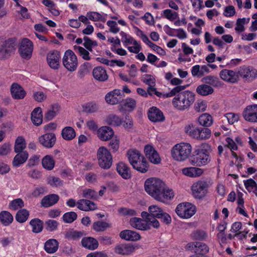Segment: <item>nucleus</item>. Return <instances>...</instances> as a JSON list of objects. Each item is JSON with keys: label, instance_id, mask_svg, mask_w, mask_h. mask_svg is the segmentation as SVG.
I'll use <instances>...</instances> for the list:
<instances>
[{"label": "nucleus", "instance_id": "nucleus-1", "mask_svg": "<svg viewBox=\"0 0 257 257\" xmlns=\"http://www.w3.org/2000/svg\"><path fill=\"white\" fill-rule=\"evenodd\" d=\"M145 189L155 200L163 203L171 200L174 196L172 189H168L162 180L156 178L146 180Z\"/></svg>", "mask_w": 257, "mask_h": 257}, {"label": "nucleus", "instance_id": "nucleus-2", "mask_svg": "<svg viewBox=\"0 0 257 257\" xmlns=\"http://www.w3.org/2000/svg\"><path fill=\"white\" fill-rule=\"evenodd\" d=\"M186 87L187 85L176 86L163 96L167 98L175 96L172 100L174 107L180 111L188 109L194 102L195 94L189 90L183 91Z\"/></svg>", "mask_w": 257, "mask_h": 257}, {"label": "nucleus", "instance_id": "nucleus-3", "mask_svg": "<svg viewBox=\"0 0 257 257\" xmlns=\"http://www.w3.org/2000/svg\"><path fill=\"white\" fill-rule=\"evenodd\" d=\"M127 159L133 168L141 173H145L149 168V164L140 151L130 149L126 153Z\"/></svg>", "mask_w": 257, "mask_h": 257}, {"label": "nucleus", "instance_id": "nucleus-4", "mask_svg": "<svg viewBox=\"0 0 257 257\" xmlns=\"http://www.w3.org/2000/svg\"><path fill=\"white\" fill-rule=\"evenodd\" d=\"M192 147L188 143H180L175 145L171 150L172 157L176 161H183L190 155Z\"/></svg>", "mask_w": 257, "mask_h": 257}, {"label": "nucleus", "instance_id": "nucleus-5", "mask_svg": "<svg viewBox=\"0 0 257 257\" xmlns=\"http://www.w3.org/2000/svg\"><path fill=\"white\" fill-rule=\"evenodd\" d=\"M17 39L15 38L4 40L0 38V59L9 58L16 49Z\"/></svg>", "mask_w": 257, "mask_h": 257}, {"label": "nucleus", "instance_id": "nucleus-6", "mask_svg": "<svg viewBox=\"0 0 257 257\" xmlns=\"http://www.w3.org/2000/svg\"><path fill=\"white\" fill-rule=\"evenodd\" d=\"M97 158L99 166L103 169H109L112 163V157L109 152L104 147H100L97 150Z\"/></svg>", "mask_w": 257, "mask_h": 257}, {"label": "nucleus", "instance_id": "nucleus-7", "mask_svg": "<svg viewBox=\"0 0 257 257\" xmlns=\"http://www.w3.org/2000/svg\"><path fill=\"white\" fill-rule=\"evenodd\" d=\"M210 161L209 152L206 149L198 150L190 159L191 163L197 166H204Z\"/></svg>", "mask_w": 257, "mask_h": 257}, {"label": "nucleus", "instance_id": "nucleus-8", "mask_svg": "<svg viewBox=\"0 0 257 257\" xmlns=\"http://www.w3.org/2000/svg\"><path fill=\"white\" fill-rule=\"evenodd\" d=\"M148 211L150 212L151 217L154 219H160L166 224H169L171 222L172 219L170 215L164 212L163 210L157 205L150 206L148 208Z\"/></svg>", "mask_w": 257, "mask_h": 257}, {"label": "nucleus", "instance_id": "nucleus-9", "mask_svg": "<svg viewBox=\"0 0 257 257\" xmlns=\"http://www.w3.org/2000/svg\"><path fill=\"white\" fill-rule=\"evenodd\" d=\"M208 184L204 181H199L194 183L191 190L193 197L197 199H202L208 192Z\"/></svg>", "mask_w": 257, "mask_h": 257}, {"label": "nucleus", "instance_id": "nucleus-10", "mask_svg": "<svg viewBox=\"0 0 257 257\" xmlns=\"http://www.w3.org/2000/svg\"><path fill=\"white\" fill-rule=\"evenodd\" d=\"M62 62L64 67L69 71H74L77 67V57L71 50L65 52Z\"/></svg>", "mask_w": 257, "mask_h": 257}, {"label": "nucleus", "instance_id": "nucleus-11", "mask_svg": "<svg viewBox=\"0 0 257 257\" xmlns=\"http://www.w3.org/2000/svg\"><path fill=\"white\" fill-rule=\"evenodd\" d=\"M177 215L182 218H189L195 213V206L185 202L178 204L175 209Z\"/></svg>", "mask_w": 257, "mask_h": 257}, {"label": "nucleus", "instance_id": "nucleus-12", "mask_svg": "<svg viewBox=\"0 0 257 257\" xmlns=\"http://www.w3.org/2000/svg\"><path fill=\"white\" fill-rule=\"evenodd\" d=\"M33 44L27 38L23 39L19 48V53L21 57L26 60H29L32 55Z\"/></svg>", "mask_w": 257, "mask_h": 257}, {"label": "nucleus", "instance_id": "nucleus-13", "mask_svg": "<svg viewBox=\"0 0 257 257\" xmlns=\"http://www.w3.org/2000/svg\"><path fill=\"white\" fill-rule=\"evenodd\" d=\"M40 143L45 148H52L56 143V138L54 133H46L39 138Z\"/></svg>", "mask_w": 257, "mask_h": 257}, {"label": "nucleus", "instance_id": "nucleus-14", "mask_svg": "<svg viewBox=\"0 0 257 257\" xmlns=\"http://www.w3.org/2000/svg\"><path fill=\"white\" fill-rule=\"evenodd\" d=\"M60 54L57 50L49 52L47 55V61L49 66L53 69H58L60 65Z\"/></svg>", "mask_w": 257, "mask_h": 257}, {"label": "nucleus", "instance_id": "nucleus-15", "mask_svg": "<svg viewBox=\"0 0 257 257\" xmlns=\"http://www.w3.org/2000/svg\"><path fill=\"white\" fill-rule=\"evenodd\" d=\"M123 92L119 89H114L107 93L105 97L106 102L111 105L117 104L120 101Z\"/></svg>", "mask_w": 257, "mask_h": 257}, {"label": "nucleus", "instance_id": "nucleus-16", "mask_svg": "<svg viewBox=\"0 0 257 257\" xmlns=\"http://www.w3.org/2000/svg\"><path fill=\"white\" fill-rule=\"evenodd\" d=\"M144 152L146 157L149 160L154 164H159L161 162V158L153 146L147 145L145 147Z\"/></svg>", "mask_w": 257, "mask_h": 257}, {"label": "nucleus", "instance_id": "nucleus-17", "mask_svg": "<svg viewBox=\"0 0 257 257\" xmlns=\"http://www.w3.org/2000/svg\"><path fill=\"white\" fill-rule=\"evenodd\" d=\"M243 116L247 121L257 122V104L247 106L243 112Z\"/></svg>", "mask_w": 257, "mask_h": 257}, {"label": "nucleus", "instance_id": "nucleus-18", "mask_svg": "<svg viewBox=\"0 0 257 257\" xmlns=\"http://www.w3.org/2000/svg\"><path fill=\"white\" fill-rule=\"evenodd\" d=\"M219 76L223 80L231 83H235L238 81L237 73L232 70H222L219 73Z\"/></svg>", "mask_w": 257, "mask_h": 257}, {"label": "nucleus", "instance_id": "nucleus-19", "mask_svg": "<svg viewBox=\"0 0 257 257\" xmlns=\"http://www.w3.org/2000/svg\"><path fill=\"white\" fill-rule=\"evenodd\" d=\"M114 251L117 254L128 255L135 251V247L130 243H121L115 245Z\"/></svg>", "mask_w": 257, "mask_h": 257}, {"label": "nucleus", "instance_id": "nucleus-20", "mask_svg": "<svg viewBox=\"0 0 257 257\" xmlns=\"http://www.w3.org/2000/svg\"><path fill=\"white\" fill-rule=\"evenodd\" d=\"M12 97L14 99H23L26 95V92L19 84L13 83L10 88Z\"/></svg>", "mask_w": 257, "mask_h": 257}, {"label": "nucleus", "instance_id": "nucleus-21", "mask_svg": "<svg viewBox=\"0 0 257 257\" xmlns=\"http://www.w3.org/2000/svg\"><path fill=\"white\" fill-rule=\"evenodd\" d=\"M148 116L149 119L152 122L163 121L165 118L162 111L155 106L149 108Z\"/></svg>", "mask_w": 257, "mask_h": 257}, {"label": "nucleus", "instance_id": "nucleus-22", "mask_svg": "<svg viewBox=\"0 0 257 257\" xmlns=\"http://www.w3.org/2000/svg\"><path fill=\"white\" fill-rule=\"evenodd\" d=\"M237 74L246 80L251 81L257 76V71L252 68L243 66L240 68Z\"/></svg>", "mask_w": 257, "mask_h": 257}, {"label": "nucleus", "instance_id": "nucleus-23", "mask_svg": "<svg viewBox=\"0 0 257 257\" xmlns=\"http://www.w3.org/2000/svg\"><path fill=\"white\" fill-rule=\"evenodd\" d=\"M116 171L119 175L124 179L127 180L132 178V172L128 165L123 162H120L116 165Z\"/></svg>", "mask_w": 257, "mask_h": 257}, {"label": "nucleus", "instance_id": "nucleus-24", "mask_svg": "<svg viewBox=\"0 0 257 257\" xmlns=\"http://www.w3.org/2000/svg\"><path fill=\"white\" fill-rule=\"evenodd\" d=\"M114 135L113 130L109 126H103L97 131V136L100 140L106 141L110 140Z\"/></svg>", "mask_w": 257, "mask_h": 257}, {"label": "nucleus", "instance_id": "nucleus-25", "mask_svg": "<svg viewBox=\"0 0 257 257\" xmlns=\"http://www.w3.org/2000/svg\"><path fill=\"white\" fill-rule=\"evenodd\" d=\"M130 223L133 227L137 229L145 231L151 229V225L140 218L133 217L131 218Z\"/></svg>", "mask_w": 257, "mask_h": 257}, {"label": "nucleus", "instance_id": "nucleus-26", "mask_svg": "<svg viewBox=\"0 0 257 257\" xmlns=\"http://www.w3.org/2000/svg\"><path fill=\"white\" fill-rule=\"evenodd\" d=\"M77 204L79 209L84 211L94 210L97 209L96 205L88 199H80L77 202Z\"/></svg>", "mask_w": 257, "mask_h": 257}, {"label": "nucleus", "instance_id": "nucleus-27", "mask_svg": "<svg viewBox=\"0 0 257 257\" xmlns=\"http://www.w3.org/2000/svg\"><path fill=\"white\" fill-rule=\"evenodd\" d=\"M119 236L123 239L128 241H135L141 238V235L139 233L131 230H124L119 233Z\"/></svg>", "mask_w": 257, "mask_h": 257}, {"label": "nucleus", "instance_id": "nucleus-28", "mask_svg": "<svg viewBox=\"0 0 257 257\" xmlns=\"http://www.w3.org/2000/svg\"><path fill=\"white\" fill-rule=\"evenodd\" d=\"M81 245L89 250H95L98 247V241L92 237H85L81 240Z\"/></svg>", "mask_w": 257, "mask_h": 257}, {"label": "nucleus", "instance_id": "nucleus-29", "mask_svg": "<svg viewBox=\"0 0 257 257\" xmlns=\"http://www.w3.org/2000/svg\"><path fill=\"white\" fill-rule=\"evenodd\" d=\"M92 74L94 78L99 81H105L108 78L106 71L101 66L95 67L93 70Z\"/></svg>", "mask_w": 257, "mask_h": 257}, {"label": "nucleus", "instance_id": "nucleus-30", "mask_svg": "<svg viewBox=\"0 0 257 257\" xmlns=\"http://www.w3.org/2000/svg\"><path fill=\"white\" fill-rule=\"evenodd\" d=\"M190 244H191V245H190V247H194L195 253L198 254V255L205 256V254L209 251V247L205 243L195 242H192Z\"/></svg>", "mask_w": 257, "mask_h": 257}, {"label": "nucleus", "instance_id": "nucleus-31", "mask_svg": "<svg viewBox=\"0 0 257 257\" xmlns=\"http://www.w3.org/2000/svg\"><path fill=\"white\" fill-rule=\"evenodd\" d=\"M59 199L58 195L52 194L45 196L41 201V205L44 207H49L55 204Z\"/></svg>", "mask_w": 257, "mask_h": 257}, {"label": "nucleus", "instance_id": "nucleus-32", "mask_svg": "<svg viewBox=\"0 0 257 257\" xmlns=\"http://www.w3.org/2000/svg\"><path fill=\"white\" fill-rule=\"evenodd\" d=\"M31 120L34 124L40 125L43 121V115L41 107L35 108L31 113Z\"/></svg>", "mask_w": 257, "mask_h": 257}, {"label": "nucleus", "instance_id": "nucleus-33", "mask_svg": "<svg viewBox=\"0 0 257 257\" xmlns=\"http://www.w3.org/2000/svg\"><path fill=\"white\" fill-rule=\"evenodd\" d=\"M29 154L27 151L17 153L13 159V165L15 167H19L27 160Z\"/></svg>", "mask_w": 257, "mask_h": 257}, {"label": "nucleus", "instance_id": "nucleus-34", "mask_svg": "<svg viewBox=\"0 0 257 257\" xmlns=\"http://www.w3.org/2000/svg\"><path fill=\"white\" fill-rule=\"evenodd\" d=\"M202 81L206 84L211 85L215 87H220L223 83L219 80V79L216 76L208 75L204 77Z\"/></svg>", "mask_w": 257, "mask_h": 257}, {"label": "nucleus", "instance_id": "nucleus-35", "mask_svg": "<svg viewBox=\"0 0 257 257\" xmlns=\"http://www.w3.org/2000/svg\"><path fill=\"white\" fill-rule=\"evenodd\" d=\"M203 173L202 169L197 167H189L182 169V173L190 177H197L201 176Z\"/></svg>", "mask_w": 257, "mask_h": 257}, {"label": "nucleus", "instance_id": "nucleus-36", "mask_svg": "<svg viewBox=\"0 0 257 257\" xmlns=\"http://www.w3.org/2000/svg\"><path fill=\"white\" fill-rule=\"evenodd\" d=\"M59 243L55 239H50L44 244L45 250L49 253L55 252L58 248Z\"/></svg>", "mask_w": 257, "mask_h": 257}, {"label": "nucleus", "instance_id": "nucleus-37", "mask_svg": "<svg viewBox=\"0 0 257 257\" xmlns=\"http://www.w3.org/2000/svg\"><path fill=\"white\" fill-rule=\"evenodd\" d=\"M62 138L66 141H71L76 137V133L74 129L71 126H66L61 132Z\"/></svg>", "mask_w": 257, "mask_h": 257}, {"label": "nucleus", "instance_id": "nucleus-38", "mask_svg": "<svg viewBox=\"0 0 257 257\" xmlns=\"http://www.w3.org/2000/svg\"><path fill=\"white\" fill-rule=\"evenodd\" d=\"M199 124L204 127H208L213 123V119L211 115L208 113H203L198 118Z\"/></svg>", "mask_w": 257, "mask_h": 257}, {"label": "nucleus", "instance_id": "nucleus-39", "mask_svg": "<svg viewBox=\"0 0 257 257\" xmlns=\"http://www.w3.org/2000/svg\"><path fill=\"white\" fill-rule=\"evenodd\" d=\"M84 235L83 231L75 230L73 229H70L65 233V237L69 240H79Z\"/></svg>", "mask_w": 257, "mask_h": 257}, {"label": "nucleus", "instance_id": "nucleus-40", "mask_svg": "<svg viewBox=\"0 0 257 257\" xmlns=\"http://www.w3.org/2000/svg\"><path fill=\"white\" fill-rule=\"evenodd\" d=\"M14 218L13 215L7 211L0 212V222L5 226H8L12 223Z\"/></svg>", "mask_w": 257, "mask_h": 257}, {"label": "nucleus", "instance_id": "nucleus-41", "mask_svg": "<svg viewBox=\"0 0 257 257\" xmlns=\"http://www.w3.org/2000/svg\"><path fill=\"white\" fill-rule=\"evenodd\" d=\"M30 225L32 227L33 232L38 233L42 231L44 223L39 218H34L30 221Z\"/></svg>", "mask_w": 257, "mask_h": 257}, {"label": "nucleus", "instance_id": "nucleus-42", "mask_svg": "<svg viewBox=\"0 0 257 257\" xmlns=\"http://www.w3.org/2000/svg\"><path fill=\"white\" fill-rule=\"evenodd\" d=\"M141 216L145 219L144 220L155 228H158L160 226V223L157 219H154L151 217L150 212L148 211H143L141 213Z\"/></svg>", "mask_w": 257, "mask_h": 257}, {"label": "nucleus", "instance_id": "nucleus-43", "mask_svg": "<svg viewBox=\"0 0 257 257\" xmlns=\"http://www.w3.org/2000/svg\"><path fill=\"white\" fill-rule=\"evenodd\" d=\"M214 91L213 88L205 83L199 85L196 88V92L202 96H207L212 94Z\"/></svg>", "mask_w": 257, "mask_h": 257}, {"label": "nucleus", "instance_id": "nucleus-44", "mask_svg": "<svg viewBox=\"0 0 257 257\" xmlns=\"http://www.w3.org/2000/svg\"><path fill=\"white\" fill-rule=\"evenodd\" d=\"M106 122L109 125L117 126L121 124L122 121L119 116L114 114H110L106 117Z\"/></svg>", "mask_w": 257, "mask_h": 257}, {"label": "nucleus", "instance_id": "nucleus-45", "mask_svg": "<svg viewBox=\"0 0 257 257\" xmlns=\"http://www.w3.org/2000/svg\"><path fill=\"white\" fill-rule=\"evenodd\" d=\"M111 227V224L102 221H97L92 224V229L96 232L104 231Z\"/></svg>", "mask_w": 257, "mask_h": 257}, {"label": "nucleus", "instance_id": "nucleus-46", "mask_svg": "<svg viewBox=\"0 0 257 257\" xmlns=\"http://www.w3.org/2000/svg\"><path fill=\"white\" fill-rule=\"evenodd\" d=\"M42 164L45 169L51 170L54 167L55 161L52 156L46 155L42 159Z\"/></svg>", "mask_w": 257, "mask_h": 257}, {"label": "nucleus", "instance_id": "nucleus-47", "mask_svg": "<svg viewBox=\"0 0 257 257\" xmlns=\"http://www.w3.org/2000/svg\"><path fill=\"white\" fill-rule=\"evenodd\" d=\"M26 148L25 139L22 137H18L15 141L14 150L16 153L23 152Z\"/></svg>", "mask_w": 257, "mask_h": 257}, {"label": "nucleus", "instance_id": "nucleus-48", "mask_svg": "<svg viewBox=\"0 0 257 257\" xmlns=\"http://www.w3.org/2000/svg\"><path fill=\"white\" fill-rule=\"evenodd\" d=\"M29 211L26 209L19 210L16 215V219L19 223H24L28 219Z\"/></svg>", "mask_w": 257, "mask_h": 257}, {"label": "nucleus", "instance_id": "nucleus-49", "mask_svg": "<svg viewBox=\"0 0 257 257\" xmlns=\"http://www.w3.org/2000/svg\"><path fill=\"white\" fill-rule=\"evenodd\" d=\"M198 133V140H204L208 139L210 138L211 135V131L208 127H199Z\"/></svg>", "mask_w": 257, "mask_h": 257}, {"label": "nucleus", "instance_id": "nucleus-50", "mask_svg": "<svg viewBox=\"0 0 257 257\" xmlns=\"http://www.w3.org/2000/svg\"><path fill=\"white\" fill-rule=\"evenodd\" d=\"M77 218V215L74 211H70L64 213L62 216V219L64 222L71 223Z\"/></svg>", "mask_w": 257, "mask_h": 257}, {"label": "nucleus", "instance_id": "nucleus-51", "mask_svg": "<svg viewBox=\"0 0 257 257\" xmlns=\"http://www.w3.org/2000/svg\"><path fill=\"white\" fill-rule=\"evenodd\" d=\"M58 104H54L52 106V110H48L45 115V119L47 120H52L56 115L57 112L59 110Z\"/></svg>", "mask_w": 257, "mask_h": 257}, {"label": "nucleus", "instance_id": "nucleus-52", "mask_svg": "<svg viewBox=\"0 0 257 257\" xmlns=\"http://www.w3.org/2000/svg\"><path fill=\"white\" fill-rule=\"evenodd\" d=\"M164 17L170 21H173L178 18V14L170 9H166L163 11Z\"/></svg>", "mask_w": 257, "mask_h": 257}, {"label": "nucleus", "instance_id": "nucleus-53", "mask_svg": "<svg viewBox=\"0 0 257 257\" xmlns=\"http://www.w3.org/2000/svg\"><path fill=\"white\" fill-rule=\"evenodd\" d=\"M82 196L86 199H96L98 195L97 193L93 190L87 189L83 190Z\"/></svg>", "mask_w": 257, "mask_h": 257}, {"label": "nucleus", "instance_id": "nucleus-54", "mask_svg": "<svg viewBox=\"0 0 257 257\" xmlns=\"http://www.w3.org/2000/svg\"><path fill=\"white\" fill-rule=\"evenodd\" d=\"M59 223L55 220L49 219L45 221L46 229L52 232L57 229Z\"/></svg>", "mask_w": 257, "mask_h": 257}, {"label": "nucleus", "instance_id": "nucleus-55", "mask_svg": "<svg viewBox=\"0 0 257 257\" xmlns=\"http://www.w3.org/2000/svg\"><path fill=\"white\" fill-rule=\"evenodd\" d=\"M84 111L87 113H94L96 112L98 108V105L94 102H89L83 106Z\"/></svg>", "mask_w": 257, "mask_h": 257}, {"label": "nucleus", "instance_id": "nucleus-56", "mask_svg": "<svg viewBox=\"0 0 257 257\" xmlns=\"http://www.w3.org/2000/svg\"><path fill=\"white\" fill-rule=\"evenodd\" d=\"M92 68L91 64L88 62H85L81 65L79 69V74L81 77H83L87 73H88Z\"/></svg>", "mask_w": 257, "mask_h": 257}, {"label": "nucleus", "instance_id": "nucleus-57", "mask_svg": "<svg viewBox=\"0 0 257 257\" xmlns=\"http://www.w3.org/2000/svg\"><path fill=\"white\" fill-rule=\"evenodd\" d=\"M74 49L76 51H78L82 58L85 60H89L90 59L89 57V52L81 46H74Z\"/></svg>", "mask_w": 257, "mask_h": 257}, {"label": "nucleus", "instance_id": "nucleus-58", "mask_svg": "<svg viewBox=\"0 0 257 257\" xmlns=\"http://www.w3.org/2000/svg\"><path fill=\"white\" fill-rule=\"evenodd\" d=\"M47 181L48 183L52 187H59L63 185V181L57 177L50 176Z\"/></svg>", "mask_w": 257, "mask_h": 257}, {"label": "nucleus", "instance_id": "nucleus-59", "mask_svg": "<svg viewBox=\"0 0 257 257\" xmlns=\"http://www.w3.org/2000/svg\"><path fill=\"white\" fill-rule=\"evenodd\" d=\"M108 147L110 151L115 153L117 152L119 148V140L115 138L110 140L108 144Z\"/></svg>", "mask_w": 257, "mask_h": 257}, {"label": "nucleus", "instance_id": "nucleus-60", "mask_svg": "<svg viewBox=\"0 0 257 257\" xmlns=\"http://www.w3.org/2000/svg\"><path fill=\"white\" fill-rule=\"evenodd\" d=\"M142 81L144 83L148 85L149 86H154L156 84L155 78L150 74L144 75L142 78Z\"/></svg>", "mask_w": 257, "mask_h": 257}, {"label": "nucleus", "instance_id": "nucleus-61", "mask_svg": "<svg viewBox=\"0 0 257 257\" xmlns=\"http://www.w3.org/2000/svg\"><path fill=\"white\" fill-rule=\"evenodd\" d=\"M24 206V201L21 198L14 199L10 203V207H11L14 210H17L19 208H22Z\"/></svg>", "mask_w": 257, "mask_h": 257}, {"label": "nucleus", "instance_id": "nucleus-62", "mask_svg": "<svg viewBox=\"0 0 257 257\" xmlns=\"http://www.w3.org/2000/svg\"><path fill=\"white\" fill-rule=\"evenodd\" d=\"M192 237L196 240H203L207 237V234L204 231L198 230L192 233Z\"/></svg>", "mask_w": 257, "mask_h": 257}, {"label": "nucleus", "instance_id": "nucleus-63", "mask_svg": "<svg viewBox=\"0 0 257 257\" xmlns=\"http://www.w3.org/2000/svg\"><path fill=\"white\" fill-rule=\"evenodd\" d=\"M226 119L228 120L229 124H233L239 119V115L234 113H227L224 115Z\"/></svg>", "mask_w": 257, "mask_h": 257}, {"label": "nucleus", "instance_id": "nucleus-64", "mask_svg": "<svg viewBox=\"0 0 257 257\" xmlns=\"http://www.w3.org/2000/svg\"><path fill=\"white\" fill-rule=\"evenodd\" d=\"M123 106L128 108L129 111H132L136 106L135 100L131 98L126 99L124 102Z\"/></svg>", "mask_w": 257, "mask_h": 257}]
</instances>
